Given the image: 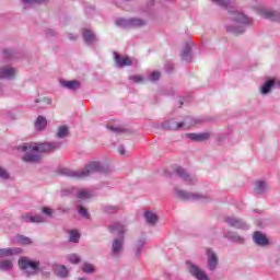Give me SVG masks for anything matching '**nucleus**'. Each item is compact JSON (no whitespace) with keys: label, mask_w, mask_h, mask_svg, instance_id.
Instances as JSON below:
<instances>
[{"label":"nucleus","mask_w":280,"mask_h":280,"mask_svg":"<svg viewBox=\"0 0 280 280\" xmlns=\"http://www.w3.org/2000/svg\"><path fill=\"white\" fill-rule=\"evenodd\" d=\"M62 148V142H43V143H25L20 145L18 150L24 152L22 160L24 163H38L40 161V155L49 152H56Z\"/></svg>","instance_id":"nucleus-1"},{"label":"nucleus","mask_w":280,"mask_h":280,"mask_svg":"<svg viewBox=\"0 0 280 280\" xmlns=\"http://www.w3.org/2000/svg\"><path fill=\"white\" fill-rule=\"evenodd\" d=\"M108 172V167L102 165V163L94 161L90 162L84 166V168L80 171H73L71 168H60L59 174L61 176H67L68 178H75L77 180H82V178H86L91 176V174H106Z\"/></svg>","instance_id":"nucleus-2"},{"label":"nucleus","mask_w":280,"mask_h":280,"mask_svg":"<svg viewBox=\"0 0 280 280\" xmlns=\"http://www.w3.org/2000/svg\"><path fill=\"white\" fill-rule=\"evenodd\" d=\"M230 19L231 21H235V23H240L241 25H226L225 30L229 32V34H233L234 36H240L246 32V27L248 25H253V18H248L246 14L235 11V10H230L229 11Z\"/></svg>","instance_id":"nucleus-3"},{"label":"nucleus","mask_w":280,"mask_h":280,"mask_svg":"<svg viewBox=\"0 0 280 280\" xmlns=\"http://www.w3.org/2000/svg\"><path fill=\"white\" fill-rule=\"evenodd\" d=\"M174 194L179 200H191L192 202H211V196L198 192H188L179 189L178 187L174 188Z\"/></svg>","instance_id":"nucleus-4"},{"label":"nucleus","mask_w":280,"mask_h":280,"mask_svg":"<svg viewBox=\"0 0 280 280\" xmlns=\"http://www.w3.org/2000/svg\"><path fill=\"white\" fill-rule=\"evenodd\" d=\"M19 267L27 277H32L38 270V266H40V261L38 260H30L27 257H21L19 259Z\"/></svg>","instance_id":"nucleus-5"},{"label":"nucleus","mask_w":280,"mask_h":280,"mask_svg":"<svg viewBox=\"0 0 280 280\" xmlns=\"http://www.w3.org/2000/svg\"><path fill=\"white\" fill-rule=\"evenodd\" d=\"M223 222L230 226V229H236L238 231H248L250 225L242 218L235 215H228L223 219Z\"/></svg>","instance_id":"nucleus-6"},{"label":"nucleus","mask_w":280,"mask_h":280,"mask_svg":"<svg viewBox=\"0 0 280 280\" xmlns=\"http://www.w3.org/2000/svg\"><path fill=\"white\" fill-rule=\"evenodd\" d=\"M186 267H187L189 275H191V277H194L195 279L211 280V279H209V276L207 275V272H205V270L200 269V267H198L196 264L191 262V260H186Z\"/></svg>","instance_id":"nucleus-7"},{"label":"nucleus","mask_w":280,"mask_h":280,"mask_svg":"<svg viewBox=\"0 0 280 280\" xmlns=\"http://www.w3.org/2000/svg\"><path fill=\"white\" fill-rule=\"evenodd\" d=\"M207 260H208V270L210 272H215L218 270V266H220V258H218V254L211 248H207L206 250Z\"/></svg>","instance_id":"nucleus-8"},{"label":"nucleus","mask_w":280,"mask_h":280,"mask_svg":"<svg viewBox=\"0 0 280 280\" xmlns=\"http://www.w3.org/2000/svg\"><path fill=\"white\" fill-rule=\"evenodd\" d=\"M124 244H125V236L114 238L112 243V257H115V258L121 257V254L124 253Z\"/></svg>","instance_id":"nucleus-9"},{"label":"nucleus","mask_w":280,"mask_h":280,"mask_svg":"<svg viewBox=\"0 0 280 280\" xmlns=\"http://www.w3.org/2000/svg\"><path fill=\"white\" fill-rule=\"evenodd\" d=\"M258 14L264 19H268L269 21H275L276 23H280V12L273 11L264 7L258 9Z\"/></svg>","instance_id":"nucleus-10"},{"label":"nucleus","mask_w":280,"mask_h":280,"mask_svg":"<svg viewBox=\"0 0 280 280\" xmlns=\"http://www.w3.org/2000/svg\"><path fill=\"white\" fill-rule=\"evenodd\" d=\"M174 172L178 176V178H182V180L186 183V185H196V177L189 175L187 170H185L183 166H176Z\"/></svg>","instance_id":"nucleus-11"},{"label":"nucleus","mask_w":280,"mask_h":280,"mask_svg":"<svg viewBox=\"0 0 280 280\" xmlns=\"http://www.w3.org/2000/svg\"><path fill=\"white\" fill-rule=\"evenodd\" d=\"M162 130H183L185 128V122H177L175 119L171 118L168 120H164L161 124Z\"/></svg>","instance_id":"nucleus-12"},{"label":"nucleus","mask_w":280,"mask_h":280,"mask_svg":"<svg viewBox=\"0 0 280 280\" xmlns=\"http://www.w3.org/2000/svg\"><path fill=\"white\" fill-rule=\"evenodd\" d=\"M223 237H225V240H229V242H232L233 244H245L246 243V238L242 235H240L238 232L235 231H228V233H225L223 235Z\"/></svg>","instance_id":"nucleus-13"},{"label":"nucleus","mask_w":280,"mask_h":280,"mask_svg":"<svg viewBox=\"0 0 280 280\" xmlns=\"http://www.w3.org/2000/svg\"><path fill=\"white\" fill-rule=\"evenodd\" d=\"M22 222H26V224H43L45 219L40 217V214L32 215V213H25L21 215Z\"/></svg>","instance_id":"nucleus-14"},{"label":"nucleus","mask_w":280,"mask_h":280,"mask_svg":"<svg viewBox=\"0 0 280 280\" xmlns=\"http://www.w3.org/2000/svg\"><path fill=\"white\" fill-rule=\"evenodd\" d=\"M253 242L257 246L266 247L268 244H270V240H268V236L266 234H262L261 231H256L253 235Z\"/></svg>","instance_id":"nucleus-15"},{"label":"nucleus","mask_w":280,"mask_h":280,"mask_svg":"<svg viewBox=\"0 0 280 280\" xmlns=\"http://www.w3.org/2000/svg\"><path fill=\"white\" fill-rule=\"evenodd\" d=\"M268 191H270V187H268V183H266L265 180L255 182L254 194H256V196L268 194Z\"/></svg>","instance_id":"nucleus-16"},{"label":"nucleus","mask_w":280,"mask_h":280,"mask_svg":"<svg viewBox=\"0 0 280 280\" xmlns=\"http://www.w3.org/2000/svg\"><path fill=\"white\" fill-rule=\"evenodd\" d=\"M21 253H23V249L20 247L0 248V259L3 257H14L21 255Z\"/></svg>","instance_id":"nucleus-17"},{"label":"nucleus","mask_w":280,"mask_h":280,"mask_svg":"<svg viewBox=\"0 0 280 280\" xmlns=\"http://www.w3.org/2000/svg\"><path fill=\"white\" fill-rule=\"evenodd\" d=\"M187 139L190 141H194L196 143H202V141H207L210 139L211 133L209 132H203V133H187L186 135Z\"/></svg>","instance_id":"nucleus-18"},{"label":"nucleus","mask_w":280,"mask_h":280,"mask_svg":"<svg viewBox=\"0 0 280 280\" xmlns=\"http://www.w3.org/2000/svg\"><path fill=\"white\" fill-rule=\"evenodd\" d=\"M109 232L113 235H118V237H124V235L126 234V225L116 222L109 225Z\"/></svg>","instance_id":"nucleus-19"},{"label":"nucleus","mask_w":280,"mask_h":280,"mask_svg":"<svg viewBox=\"0 0 280 280\" xmlns=\"http://www.w3.org/2000/svg\"><path fill=\"white\" fill-rule=\"evenodd\" d=\"M114 58L117 67H130L132 65V60L130 57H121V55L117 54V51H114Z\"/></svg>","instance_id":"nucleus-20"},{"label":"nucleus","mask_w":280,"mask_h":280,"mask_svg":"<svg viewBox=\"0 0 280 280\" xmlns=\"http://www.w3.org/2000/svg\"><path fill=\"white\" fill-rule=\"evenodd\" d=\"M276 84H277V79H275V78L268 79L260 88V90H259L260 94L268 95V93H270L272 91V89H275Z\"/></svg>","instance_id":"nucleus-21"},{"label":"nucleus","mask_w":280,"mask_h":280,"mask_svg":"<svg viewBox=\"0 0 280 280\" xmlns=\"http://www.w3.org/2000/svg\"><path fill=\"white\" fill-rule=\"evenodd\" d=\"M60 85L63 89H68V91H78L80 90L81 83L78 80H72V81L61 80Z\"/></svg>","instance_id":"nucleus-22"},{"label":"nucleus","mask_w":280,"mask_h":280,"mask_svg":"<svg viewBox=\"0 0 280 280\" xmlns=\"http://www.w3.org/2000/svg\"><path fill=\"white\" fill-rule=\"evenodd\" d=\"M15 73L16 71L14 70V68L2 67L0 68V80H12Z\"/></svg>","instance_id":"nucleus-23"},{"label":"nucleus","mask_w":280,"mask_h":280,"mask_svg":"<svg viewBox=\"0 0 280 280\" xmlns=\"http://www.w3.org/2000/svg\"><path fill=\"white\" fill-rule=\"evenodd\" d=\"M180 58L183 62H191L194 56L191 55V44H186L182 50Z\"/></svg>","instance_id":"nucleus-24"},{"label":"nucleus","mask_w":280,"mask_h":280,"mask_svg":"<svg viewBox=\"0 0 280 280\" xmlns=\"http://www.w3.org/2000/svg\"><path fill=\"white\" fill-rule=\"evenodd\" d=\"M82 35L84 43H86L88 45H91L92 43H97V36L95 35V33H93V31L84 28Z\"/></svg>","instance_id":"nucleus-25"},{"label":"nucleus","mask_w":280,"mask_h":280,"mask_svg":"<svg viewBox=\"0 0 280 280\" xmlns=\"http://www.w3.org/2000/svg\"><path fill=\"white\" fill-rule=\"evenodd\" d=\"M144 220L150 224V226H156V223L159 222V215H156V213H154L152 210H147L144 212Z\"/></svg>","instance_id":"nucleus-26"},{"label":"nucleus","mask_w":280,"mask_h":280,"mask_svg":"<svg viewBox=\"0 0 280 280\" xmlns=\"http://www.w3.org/2000/svg\"><path fill=\"white\" fill-rule=\"evenodd\" d=\"M54 272L56 277H59L60 279H67V277H69V269L65 265L55 266Z\"/></svg>","instance_id":"nucleus-27"},{"label":"nucleus","mask_w":280,"mask_h":280,"mask_svg":"<svg viewBox=\"0 0 280 280\" xmlns=\"http://www.w3.org/2000/svg\"><path fill=\"white\" fill-rule=\"evenodd\" d=\"M143 246H145V237L139 238L133 246V253L138 259L141 257V253H143Z\"/></svg>","instance_id":"nucleus-28"},{"label":"nucleus","mask_w":280,"mask_h":280,"mask_svg":"<svg viewBox=\"0 0 280 280\" xmlns=\"http://www.w3.org/2000/svg\"><path fill=\"white\" fill-rule=\"evenodd\" d=\"M129 23L130 30H132V27H145V25H148V22H145V20L139 18H130Z\"/></svg>","instance_id":"nucleus-29"},{"label":"nucleus","mask_w":280,"mask_h":280,"mask_svg":"<svg viewBox=\"0 0 280 280\" xmlns=\"http://www.w3.org/2000/svg\"><path fill=\"white\" fill-rule=\"evenodd\" d=\"M15 242H16V244H21L22 246L32 245V238H30L23 234L15 235Z\"/></svg>","instance_id":"nucleus-30"},{"label":"nucleus","mask_w":280,"mask_h":280,"mask_svg":"<svg viewBox=\"0 0 280 280\" xmlns=\"http://www.w3.org/2000/svg\"><path fill=\"white\" fill-rule=\"evenodd\" d=\"M12 268H14V264H12V260L4 259L0 261V270L2 272H10Z\"/></svg>","instance_id":"nucleus-31"},{"label":"nucleus","mask_w":280,"mask_h":280,"mask_svg":"<svg viewBox=\"0 0 280 280\" xmlns=\"http://www.w3.org/2000/svg\"><path fill=\"white\" fill-rule=\"evenodd\" d=\"M35 128L36 130H45V128H47V118L38 116L35 121Z\"/></svg>","instance_id":"nucleus-32"},{"label":"nucleus","mask_w":280,"mask_h":280,"mask_svg":"<svg viewBox=\"0 0 280 280\" xmlns=\"http://www.w3.org/2000/svg\"><path fill=\"white\" fill-rule=\"evenodd\" d=\"M115 23L118 27H122V30H130V19L119 18Z\"/></svg>","instance_id":"nucleus-33"},{"label":"nucleus","mask_w":280,"mask_h":280,"mask_svg":"<svg viewBox=\"0 0 280 280\" xmlns=\"http://www.w3.org/2000/svg\"><path fill=\"white\" fill-rule=\"evenodd\" d=\"M69 135V126L67 125H62L58 128L57 131V139H65V137H67Z\"/></svg>","instance_id":"nucleus-34"},{"label":"nucleus","mask_w":280,"mask_h":280,"mask_svg":"<svg viewBox=\"0 0 280 280\" xmlns=\"http://www.w3.org/2000/svg\"><path fill=\"white\" fill-rule=\"evenodd\" d=\"M77 198L79 200H89V198H93V192L90 190H79L77 192Z\"/></svg>","instance_id":"nucleus-35"},{"label":"nucleus","mask_w":280,"mask_h":280,"mask_svg":"<svg viewBox=\"0 0 280 280\" xmlns=\"http://www.w3.org/2000/svg\"><path fill=\"white\" fill-rule=\"evenodd\" d=\"M82 272L85 275H93L95 272V266H93V264L85 262L82 266Z\"/></svg>","instance_id":"nucleus-36"},{"label":"nucleus","mask_w":280,"mask_h":280,"mask_svg":"<svg viewBox=\"0 0 280 280\" xmlns=\"http://www.w3.org/2000/svg\"><path fill=\"white\" fill-rule=\"evenodd\" d=\"M102 211H104V213H109V214L117 213V211H119V207L106 205V206H102Z\"/></svg>","instance_id":"nucleus-37"},{"label":"nucleus","mask_w":280,"mask_h":280,"mask_svg":"<svg viewBox=\"0 0 280 280\" xmlns=\"http://www.w3.org/2000/svg\"><path fill=\"white\" fill-rule=\"evenodd\" d=\"M182 124H184V128H191V126H196V118L187 116Z\"/></svg>","instance_id":"nucleus-38"},{"label":"nucleus","mask_w":280,"mask_h":280,"mask_svg":"<svg viewBox=\"0 0 280 280\" xmlns=\"http://www.w3.org/2000/svg\"><path fill=\"white\" fill-rule=\"evenodd\" d=\"M77 211L82 215V218L90 219L91 214L89 213V210L86 208L82 207L80 203L77 206Z\"/></svg>","instance_id":"nucleus-39"},{"label":"nucleus","mask_w":280,"mask_h":280,"mask_svg":"<svg viewBox=\"0 0 280 280\" xmlns=\"http://www.w3.org/2000/svg\"><path fill=\"white\" fill-rule=\"evenodd\" d=\"M69 241L73 244H78L80 242V233H78L75 230H71Z\"/></svg>","instance_id":"nucleus-40"},{"label":"nucleus","mask_w":280,"mask_h":280,"mask_svg":"<svg viewBox=\"0 0 280 280\" xmlns=\"http://www.w3.org/2000/svg\"><path fill=\"white\" fill-rule=\"evenodd\" d=\"M150 82H159L161 80V72L159 71H153L151 75L148 79Z\"/></svg>","instance_id":"nucleus-41"},{"label":"nucleus","mask_w":280,"mask_h":280,"mask_svg":"<svg viewBox=\"0 0 280 280\" xmlns=\"http://www.w3.org/2000/svg\"><path fill=\"white\" fill-rule=\"evenodd\" d=\"M47 0H22L26 5H40V3H45Z\"/></svg>","instance_id":"nucleus-42"},{"label":"nucleus","mask_w":280,"mask_h":280,"mask_svg":"<svg viewBox=\"0 0 280 280\" xmlns=\"http://www.w3.org/2000/svg\"><path fill=\"white\" fill-rule=\"evenodd\" d=\"M3 54V58H5V60H10L12 58H14V50L13 49H4L2 51Z\"/></svg>","instance_id":"nucleus-43"},{"label":"nucleus","mask_w":280,"mask_h":280,"mask_svg":"<svg viewBox=\"0 0 280 280\" xmlns=\"http://www.w3.org/2000/svg\"><path fill=\"white\" fill-rule=\"evenodd\" d=\"M0 178L2 180H10V173L3 167L0 166Z\"/></svg>","instance_id":"nucleus-44"},{"label":"nucleus","mask_w":280,"mask_h":280,"mask_svg":"<svg viewBox=\"0 0 280 280\" xmlns=\"http://www.w3.org/2000/svg\"><path fill=\"white\" fill-rule=\"evenodd\" d=\"M67 259L70 264H78L80 261V256H78V254H70Z\"/></svg>","instance_id":"nucleus-45"},{"label":"nucleus","mask_w":280,"mask_h":280,"mask_svg":"<svg viewBox=\"0 0 280 280\" xmlns=\"http://www.w3.org/2000/svg\"><path fill=\"white\" fill-rule=\"evenodd\" d=\"M129 80L131 82H135V84H140L141 82H145V79H143V77L141 75H131L129 77Z\"/></svg>","instance_id":"nucleus-46"},{"label":"nucleus","mask_w":280,"mask_h":280,"mask_svg":"<svg viewBox=\"0 0 280 280\" xmlns=\"http://www.w3.org/2000/svg\"><path fill=\"white\" fill-rule=\"evenodd\" d=\"M213 3H217V5H220L221 8H229V3H231L230 0H211Z\"/></svg>","instance_id":"nucleus-47"},{"label":"nucleus","mask_w":280,"mask_h":280,"mask_svg":"<svg viewBox=\"0 0 280 280\" xmlns=\"http://www.w3.org/2000/svg\"><path fill=\"white\" fill-rule=\"evenodd\" d=\"M108 130H112V132H116V135H122V132H126V129L115 126H108Z\"/></svg>","instance_id":"nucleus-48"},{"label":"nucleus","mask_w":280,"mask_h":280,"mask_svg":"<svg viewBox=\"0 0 280 280\" xmlns=\"http://www.w3.org/2000/svg\"><path fill=\"white\" fill-rule=\"evenodd\" d=\"M42 213H44V215H47L48 218H51V215H54V209L44 207L42 208Z\"/></svg>","instance_id":"nucleus-49"},{"label":"nucleus","mask_w":280,"mask_h":280,"mask_svg":"<svg viewBox=\"0 0 280 280\" xmlns=\"http://www.w3.org/2000/svg\"><path fill=\"white\" fill-rule=\"evenodd\" d=\"M40 102H43L47 106L51 105V98H49V97H43V98L35 100V104H40Z\"/></svg>","instance_id":"nucleus-50"},{"label":"nucleus","mask_w":280,"mask_h":280,"mask_svg":"<svg viewBox=\"0 0 280 280\" xmlns=\"http://www.w3.org/2000/svg\"><path fill=\"white\" fill-rule=\"evenodd\" d=\"M73 191H75V188H66L61 190V196L66 197V196H71L73 195Z\"/></svg>","instance_id":"nucleus-51"},{"label":"nucleus","mask_w":280,"mask_h":280,"mask_svg":"<svg viewBox=\"0 0 280 280\" xmlns=\"http://www.w3.org/2000/svg\"><path fill=\"white\" fill-rule=\"evenodd\" d=\"M46 36L47 38H55V36H58V33H56V31H54L52 28H47Z\"/></svg>","instance_id":"nucleus-52"},{"label":"nucleus","mask_w":280,"mask_h":280,"mask_svg":"<svg viewBox=\"0 0 280 280\" xmlns=\"http://www.w3.org/2000/svg\"><path fill=\"white\" fill-rule=\"evenodd\" d=\"M164 70L166 71V73H172L174 71V63L166 62L164 66Z\"/></svg>","instance_id":"nucleus-53"},{"label":"nucleus","mask_w":280,"mask_h":280,"mask_svg":"<svg viewBox=\"0 0 280 280\" xmlns=\"http://www.w3.org/2000/svg\"><path fill=\"white\" fill-rule=\"evenodd\" d=\"M57 211H59L60 213H69V208L62 207V206H58L57 207Z\"/></svg>","instance_id":"nucleus-54"},{"label":"nucleus","mask_w":280,"mask_h":280,"mask_svg":"<svg viewBox=\"0 0 280 280\" xmlns=\"http://www.w3.org/2000/svg\"><path fill=\"white\" fill-rule=\"evenodd\" d=\"M118 152L121 156H124V154H126V148L124 147V144H120L118 147Z\"/></svg>","instance_id":"nucleus-55"},{"label":"nucleus","mask_w":280,"mask_h":280,"mask_svg":"<svg viewBox=\"0 0 280 280\" xmlns=\"http://www.w3.org/2000/svg\"><path fill=\"white\" fill-rule=\"evenodd\" d=\"M68 38H69L70 40H78V36H77V35H73V34H69V35H68Z\"/></svg>","instance_id":"nucleus-56"},{"label":"nucleus","mask_w":280,"mask_h":280,"mask_svg":"<svg viewBox=\"0 0 280 280\" xmlns=\"http://www.w3.org/2000/svg\"><path fill=\"white\" fill-rule=\"evenodd\" d=\"M275 86H278V89H280V81H276Z\"/></svg>","instance_id":"nucleus-57"},{"label":"nucleus","mask_w":280,"mask_h":280,"mask_svg":"<svg viewBox=\"0 0 280 280\" xmlns=\"http://www.w3.org/2000/svg\"><path fill=\"white\" fill-rule=\"evenodd\" d=\"M150 5H154V0L149 1Z\"/></svg>","instance_id":"nucleus-58"},{"label":"nucleus","mask_w":280,"mask_h":280,"mask_svg":"<svg viewBox=\"0 0 280 280\" xmlns=\"http://www.w3.org/2000/svg\"><path fill=\"white\" fill-rule=\"evenodd\" d=\"M3 93V88L0 85V95Z\"/></svg>","instance_id":"nucleus-59"},{"label":"nucleus","mask_w":280,"mask_h":280,"mask_svg":"<svg viewBox=\"0 0 280 280\" xmlns=\"http://www.w3.org/2000/svg\"><path fill=\"white\" fill-rule=\"evenodd\" d=\"M183 107V101H179V108Z\"/></svg>","instance_id":"nucleus-60"},{"label":"nucleus","mask_w":280,"mask_h":280,"mask_svg":"<svg viewBox=\"0 0 280 280\" xmlns=\"http://www.w3.org/2000/svg\"><path fill=\"white\" fill-rule=\"evenodd\" d=\"M79 280H86V279H84V278H80Z\"/></svg>","instance_id":"nucleus-61"},{"label":"nucleus","mask_w":280,"mask_h":280,"mask_svg":"<svg viewBox=\"0 0 280 280\" xmlns=\"http://www.w3.org/2000/svg\"><path fill=\"white\" fill-rule=\"evenodd\" d=\"M125 1H130V0H125Z\"/></svg>","instance_id":"nucleus-62"}]
</instances>
